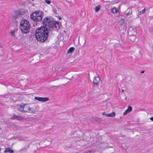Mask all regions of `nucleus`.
I'll use <instances>...</instances> for the list:
<instances>
[{"instance_id":"20","label":"nucleus","mask_w":153,"mask_h":153,"mask_svg":"<svg viewBox=\"0 0 153 153\" xmlns=\"http://www.w3.org/2000/svg\"><path fill=\"white\" fill-rule=\"evenodd\" d=\"M52 11L53 12V13L55 15H58V14L56 12V10L55 8H53L52 10Z\"/></svg>"},{"instance_id":"1","label":"nucleus","mask_w":153,"mask_h":153,"mask_svg":"<svg viewBox=\"0 0 153 153\" xmlns=\"http://www.w3.org/2000/svg\"><path fill=\"white\" fill-rule=\"evenodd\" d=\"M59 23L54 20L51 16L44 18L42 21L43 26L38 28L35 31V36L37 40L40 42H45L48 39L49 31L59 29Z\"/></svg>"},{"instance_id":"18","label":"nucleus","mask_w":153,"mask_h":153,"mask_svg":"<svg viewBox=\"0 0 153 153\" xmlns=\"http://www.w3.org/2000/svg\"><path fill=\"white\" fill-rule=\"evenodd\" d=\"M101 7V6L100 5H99L95 7V12H98L100 10Z\"/></svg>"},{"instance_id":"15","label":"nucleus","mask_w":153,"mask_h":153,"mask_svg":"<svg viewBox=\"0 0 153 153\" xmlns=\"http://www.w3.org/2000/svg\"><path fill=\"white\" fill-rule=\"evenodd\" d=\"M74 48L73 47H71L69 48V49L67 51V53L68 54H69L70 53H71L73 52L74 50Z\"/></svg>"},{"instance_id":"2","label":"nucleus","mask_w":153,"mask_h":153,"mask_svg":"<svg viewBox=\"0 0 153 153\" xmlns=\"http://www.w3.org/2000/svg\"><path fill=\"white\" fill-rule=\"evenodd\" d=\"M30 24L26 19L22 20L20 23V28L23 34L28 33L30 30Z\"/></svg>"},{"instance_id":"13","label":"nucleus","mask_w":153,"mask_h":153,"mask_svg":"<svg viewBox=\"0 0 153 153\" xmlns=\"http://www.w3.org/2000/svg\"><path fill=\"white\" fill-rule=\"evenodd\" d=\"M128 33H132V34H131V35L133 36L135 33V32L134 30H133V28L131 27L129 28L128 30ZM130 35H131V34Z\"/></svg>"},{"instance_id":"30","label":"nucleus","mask_w":153,"mask_h":153,"mask_svg":"<svg viewBox=\"0 0 153 153\" xmlns=\"http://www.w3.org/2000/svg\"><path fill=\"white\" fill-rule=\"evenodd\" d=\"M123 91H124V90H122V92H123Z\"/></svg>"},{"instance_id":"7","label":"nucleus","mask_w":153,"mask_h":153,"mask_svg":"<svg viewBox=\"0 0 153 153\" xmlns=\"http://www.w3.org/2000/svg\"><path fill=\"white\" fill-rule=\"evenodd\" d=\"M34 99L39 101L43 102H46L49 100V99L48 97H35Z\"/></svg>"},{"instance_id":"25","label":"nucleus","mask_w":153,"mask_h":153,"mask_svg":"<svg viewBox=\"0 0 153 153\" xmlns=\"http://www.w3.org/2000/svg\"><path fill=\"white\" fill-rule=\"evenodd\" d=\"M145 72V71H142L141 72H140V73L141 74H143V73H144Z\"/></svg>"},{"instance_id":"9","label":"nucleus","mask_w":153,"mask_h":153,"mask_svg":"<svg viewBox=\"0 0 153 153\" xmlns=\"http://www.w3.org/2000/svg\"><path fill=\"white\" fill-rule=\"evenodd\" d=\"M100 80V77L98 76L95 77L94 79L93 83L96 85H97L99 84V82Z\"/></svg>"},{"instance_id":"21","label":"nucleus","mask_w":153,"mask_h":153,"mask_svg":"<svg viewBox=\"0 0 153 153\" xmlns=\"http://www.w3.org/2000/svg\"><path fill=\"white\" fill-rule=\"evenodd\" d=\"M15 30H13L11 31L10 33L12 36H15Z\"/></svg>"},{"instance_id":"4","label":"nucleus","mask_w":153,"mask_h":153,"mask_svg":"<svg viewBox=\"0 0 153 153\" xmlns=\"http://www.w3.org/2000/svg\"><path fill=\"white\" fill-rule=\"evenodd\" d=\"M43 17L42 11L38 10L33 12L30 15L31 19L34 22H37L42 20Z\"/></svg>"},{"instance_id":"31","label":"nucleus","mask_w":153,"mask_h":153,"mask_svg":"<svg viewBox=\"0 0 153 153\" xmlns=\"http://www.w3.org/2000/svg\"><path fill=\"white\" fill-rule=\"evenodd\" d=\"M23 150V149H21V150H20V151H22V150Z\"/></svg>"},{"instance_id":"14","label":"nucleus","mask_w":153,"mask_h":153,"mask_svg":"<svg viewBox=\"0 0 153 153\" xmlns=\"http://www.w3.org/2000/svg\"><path fill=\"white\" fill-rule=\"evenodd\" d=\"M4 152L5 153L9 152L10 153H13L14 151L13 150H11L10 148H7L5 149Z\"/></svg>"},{"instance_id":"24","label":"nucleus","mask_w":153,"mask_h":153,"mask_svg":"<svg viewBox=\"0 0 153 153\" xmlns=\"http://www.w3.org/2000/svg\"><path fill=\"white\" fill-rule=\"evenodd\" d=\"M150 119L151 120L153 121V117L150 118Z\"/></svg>"},{"instance_id":"28","label":"nucleus","mask_w":153,"mask_h":153,"mask_svg":"<svg viewBox=\"0 0 153 153\" xmlns=\"http://www.w3.org/2000/svg\"><path fill=\"white\" fill-rule=\"evenodd\" d=\"M89 152L90 153H91L92 151H89Z\"/></svg>"},{"instance_id":"6","label":"nucleus","mask_w":153,"mask_h":153,"mask_svg":"<svg viewBox=\"0 0 153 153\" xmlns=\"http://www.w3.org/2000/svg\"><path fill=\"white\" fill-rule=\"evenodd\" d=\"M25 13L19 10H16L14 12V14L12 17L13 20H15L22 17Z\"/></svg>"},{"instance_id":"11","label":"nucleus","mask_w":153,"mask_h":153,"mask_svg":"<svg viewBox=\"0 0 153 153\" xmlns=\"http://www.w3.org/2000/svg\"><path fill=\"white\" fill-rule=\"evenodd\" d=\"M132 110V107L130 106H128V108L123 113V115H126L127 114L130 112V111H131Z\"/></svg>"},{"instance_id":"12","label":"nucleus","mask_w":153,"mask_h":153,"mask_svg":"<svg viewBox=\"0 0 153 153\" xmlns=\"http://www.w3.org/2000/svg\"><path fill=\"white\" fill-rule=\"evenodd\" d=\"M23 111L24 112H28L30 110V108L29 106H26V105H23Z\"/></svg>"},{"instance_id":"22","label":"nucleus","mask_w":153,"mask_h":153,"mask_svg":"<svg viewBox=\"0 0 153 153\" xmlns=\"http://www.w3.org/2000/svg\"><path fill=\"white\" fill-rule=\"evenodd\" d=\"M45 2L48 4H50L51 3V1L49 0H45Z\"/></svg>"},{"instance_id":"32","label":"nucleus","mask_w":153,"mask_h":153,"mask_svg":"<svg viewBox=\"0 0 153 153\" xmlns=\"http://www.w3.org/2000/svg\"><path fill=\"white\" fill-rule=\"evenodd\" d=\"M64 32L66 33V31H64Z\"/></svg>"},{"instance_id":"27","label":"nucleus","mask_w":153,"mask_h":153,"mask_svg":"<svg viewBox=\"0 0 153 153\" xmlns=\"http://www.w3.org/2000/svg\"><path fill=\"white\" fill-rule=\"evenodd\" d=\"M58 19L59 20H61V17L60 16H59L58 17Z\"/></svg>"},{"instance_id":"5","label":"nucleus","mask_w":153,"mask_h":153,"mask_svg":"<svg viewBox=\"0 0 153 153\" xmlns=\"http://www.w3.org/2000/svg\"><path fill=\"white\" fill-rule=\"evenodd\" d=\"M132 13V11L130 9H128L126 10L125 14L122 16L121 20H123V22L121 23V25L123 24L125 21H127L128 22H130L132 21L131 16Z\"/></svg>"},{"instance_id":"29","label":"nucleus","mask_w":153,"mask_h":153,"mask_svg":"<svg viewBox=\"0 0 153 153\" xmlns=\"http://www.w3.org/2000/svg\"><path fill=\"white\" fill-rule=\"evenodd\" d=\"M133 37L134 38V39H135V36H133Z\"/></svg>"},{"instance_id":"19","label":"nucleus","mask_w":153,"mask_h":153,"mask_svg":"<svg viewBox=\"0 0 153 153\" xmlns=\"http://www.w3.org/2000/svg\"><path fill=\"white\" fill-rule=\"evenodd\" d=\"M111 11L112 13H115L117 12V10L115 8L112 9L111 10Z\"/></svg>"},{"instance_id":"16","label":"nucleus","mask_w":153,"mask_h":153,"mask_svg":"<svg viewBox=\"0 0 153 153\" xmlns=\"http://www.w3.org/2000/svg\"><path fill=\"white\" fill-rule=\"evenodd\" d=\"M17 109L21 112L23 111L24 108H23V106H22L21 105H20L17 108Z\"/></svg>"},{"instance_id":"23","label":"nucleus","mask_w":153,"mask_h":153,"mask_svg":"<svg viewBox=\"0 0 153 153\" xmlns=\"http://www.w3.org/2000/svg\"><path fill=\"white\" fill-rule=\"evenodd\" d=\"M95 120L96 121H101V119L100 118L97 117L95 118Z\"/></svg>"},{"instance_id":"10","label":"nucleus","mask_w":153,"mask_h":153,"mask_svg":"<svg viewBox=\"0 0 153 153\" xmlns=\"http://www.w3.org/2000/svg\"><path fill=\"white\" fill-rule=\"evenodd\" d=\"M102 114L108 117H113L115 116V113L114 112H112L109 114H106L105 112H103L102 113Z\"/></svg>"},{"instance_id":"26","label":"nucleus","mask_w":153,"mask_h":153,"mask_svg":"<svg viewBox=\"0 0 153 153\" xmlns=\"http://www.w3.org/2000/svg\"><path fill=\"white\" fill-rule=\"evenodd\" d=\"M59 86H55V85H53L52 87L53 88H54V87H58Z\"/></svg>"},{"instance_id":"8","label":"nucleus","mask_w":153,"mask_h":153,"mask_svg":"<svg viewBox=\"0 0 153 153\" xmlns=\"http://www.w3.org/2000/svg\"><path fill=\"white\" fill-rule=\"evenodd\" d=\"M13 116L10 119H16L18 120H22L24 119V117H22L21 116H18L14 114H13Z\"/></svg>"},{"instance_id":"3","label":"nucleus","mask_w":153,"mask_h":153,"mask_svg":"<svg viewBox=\"0 0 153 153\" xmlns=\"http://www.w3.org/2000/svg\"><path fill=\"white\" fill-rule=\"evenodd\" d=\"M43 17L42 11L38 10L33 12L30 15L31 19L34 22H37L42 20Z\"/></svg>"},{"instance_id":"17","label":"nucleus","mask_w":153,"mask_h":153,"mask_svg":"<svg viewBox=\"0 0 153 153\" xmlns=\"http://www.w3.org/2000/svg\"><path fill=\"white\" fill-rule=\"evenodd\" d=\"M145 11L146 10L145 9H143L142 11H140L139 12V14H138V17L137 18L140 17L139 16V15H141L143 14Z\"/></svg>"}]
</instances>
